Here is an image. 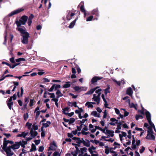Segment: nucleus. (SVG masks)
Listing matches in <instances>:
<instances>
[{
  "label": "nucleus",
  "instance_id": "nucleus-1",
  "mask_svg": "<svg viewBox=\"0 0 156 156\" xmlns=\"http://www.w3.org/2000/svg\"><path fill=\"white\" fill-rule=\"evenodd\" d=\"M16 30L20 31L23 34L22 35V38H21V42L24 44H27L28 43V38L29 37V34L21 28H17Z\"/></svg>",
  "mask_w": 156,
  "mask_h": 156
},
{
  "label": "nucleus",
  "instance_id": "nucleus-2",
  "mask_svg": "<svg viewBox=\"0 0 156 156\" xmlns=\"http://www.w3.org/2000/svg\"><path fill=\"white\" fill-rule=\"evenodd\" d=\"M28 17L27 16H22L19 21L17 20L16 22L17 27L21 26V25H24L26 23L28 19Z\"/></svg>",
  "mask_w": 156,
  "mask_h": 156
},
{
  "label": "nucleus",
  "instance_id": "nucleus-3",
  "mask_svg": "<svg viewBox=\"0 0 156 156\" xmlns=\"http://www.w3.org/2000/svg\"><path fill=\"white\" fill-rule=\"evenodd\" d=\"M38 129V126L36 125V123L35 122L33 125L32 128L30 131V134L31 137H34L37 135L38 133L36 130H37Z\"/></svg>",
  "mask_w": 156,
  "mask_h": 156
},
{
  "label": "nucleus",
  "instance_id": "nucleus-4",
  "mask_svg": "<svg viewBox=\"0 0 156 156\" xmlns=\"http://www.w3.org/2000/svg\"><path fill=\"white\" fill-rule=\"evenodd\" d=\"M14 100H15L16 99V94H14L12 96L10 97V98L9 99L8 101H7V103L8 108L10 109H12V106L13 105V102H12V99Z\"/></svg>",
  "mask_w": 156,
  "mask_h": 156
},
{
  "label": "nucleus",
  "instance_id": "nucleus-5",
  "mask_svg": "<svg viewBox=\"0 0 156 156\" xmlns=\"http://www.w3.org/2000/svg\"><path fill=\"white\" fill-rule=\"evenodd\" d=\"M23 10L24 9L22 8L19 9L12 12L8 14V16L10 17L12 16L13 15L17 14Z\"/></svg>",
  "mask_w": 156,
  "mask_h": 156
},
{
  "label": "nucleus",
  "instance_id": "nucleus-6",
  "mask_svg": "<svg viewBox=\"0 0 156 156\" xmlns=\"http://www.w3.org/2000/svg\"><path fill=\"white\" fill-rule=\"evenodd\" d=\"M3 140L4 141L2 149H5L6 147H7V146L8 144L9 143L11 144H12L13 143V142L12 141L7 140L6 138H4Z\"/></svg>",
  "mask_w": 156,
  "mask_h": 156
},
{
  "label": "nucleus",
  "instance_id": "nucleus-7",
  "mask_svg": "<svg viewBox=\"0 0 156 156\" xmlns=\"http://www.w3.org/2000/svg\"><path fill=\"white\" fill-rule=\"evenodd\" d=\"M93 99L94 101L97 102L98 105L99 104L100 100V96L96 95L95 94H94Z\"/></svg>",
  "mask_w": 156,
  "mask_h": 156
},
{
  "label": "nucleus",
  "instance_id": "nucleus-8",
  "mask_svg": "<svg viewBox=\"0 0 156 156\" xmlns=\"http://www.w3.org/2000/svg\"><path fill=\"white\" fill-rule=\"evenodd\" d=\"M102 78V77L98 76H94L92 78L91 80V83L92 84H94L98 80H101Z\"/></svg>",
  "mask_w": 156,
  "mask_h": 156
},
{
  "label": "nucleus",
  "instance_id": "nucleus-9",
  "mask_svg": "<svg viewBox=\"0 0 156 156\" xmlns=\"http://www.w3.org/2000/svg\"><path fill=\"white\" fill-rule=\"evenodd\" d=\"M20 146V143L19 142H16L15 144L12 145L11 147H12V149L14 151L15 149H18Z\"/></svg>",
  "mask_w": 156,
  "mask_h": 156
},
{
  "label": "nucleus",
  "instance_id": "nucleus-10",
  "mask_svg": "<svg viewBox=\"0 0 156 156\" xmlns=\"http://www.w3.org/2000/svg\"><path fill=\"white\" fill-rule=\"evenodd\" d=\"M114 132L112 130H110L108 129H107L105 133L106 134H108L109 135L108 136L113 137L114 135Z\"/></svg>",
  "mask_w": 156,
  "mask_h": 156
},
{
  "label": "nucleus",
  "instance_id": "nucleus-11",
  "mask_svg": "<svg viewBox=\"0 0 156 156\" xmlns=\"http://www.w3.org/2000/svg\"><path fill=\"white\" fill-rule=\"evenodd\" d=\"M56 147V143L55 142H53L52 144H51L49 147L48 151L52 150L54 151L55 150V147Z\"/></svg>",
  "mask_w": 156,
  "mask_h": 156
},
{
  "label": "nucleus",
  "instance_id": "nucleus-12",
  "mask_svg": "<svg viewBox=\"0 0 156 156\" xmlns=\"http://www.w3.org/2000/svg\"><path fill=\"white\" fill-rule=\"evenodd\" d=\"M75 15V14L74 13L69 11L67 16V20H70L72 19V17L73 16Z\"/></svg>",
  "mask_w": 156,
  "mask_h": 156
},
{
  "label": "nucleus",
  "instance_id": "nucleus-13",
  "mask_svg": "<svg viewBox=\"0 0 156 156\" xmlns=\"http://www.w3.org/2000/svg\"><path fill=\"white\" fill-rule=\"evenodd\" d=\"M133 92V91L132 88H127L126 91V94H127L132 97Z\"/></svg>",
  "mask_w": 156,
  "mask_h": 156
},
{
  "label": "nucleus",
  "instance_id": "nucleus-14",
  "mask_svg": "<svg viewBox=\"0 0 156 156\" xmlns=\"http://www.w3.org/2000/svg\"><path fill=\"white\" fill-rule=\"evenodd\" d=\"M67 104L69 106L71 107L74 106L75 107H78V108H79V107L77 105V103L76 102H69L67 103Z\"/></svg>",
  "mask_w": 156,
  "mask_h": 156
},
{
  "label": "nucleus",
  "instance_id": "nucleus-15",
  "mask_svg": "<svg viewBox=\"0 0 156 156\" xmlns=\"http://www.w3.org/2000/svg\"><path fill=\"white\" fill-rule=\"evenodd\" d=\"M145 115L147 120L148 121H150L151 120V114L148 111L145 112Z\"/></svg>",
  "mask_w": 156,
  "mask_h": 156
},
{
  "label": "nucleus",
  "instance_id": "nucleus-16",
  "mask_svg": "<svg viewBox=\"0 0 156 156\" xmlns=\"http://www.w3.org/2000/svg\"><path fill=\"white\" fill-rule=\"evenodd\" d=\"M28 134V132H22L21 134H19L17 135V136L18 137H23L24 138H25L26 136H27Z\"/></svg>",
  "mask_w": 156,
  "mask_h": 156
},
{
  "label": "nucleus",
  "instance_id": "nucleus-17",
  "mask_svg": "<svg viewBox=\"0 0 156 156\" xmlns=\"http://www.w3.org/2000/svg\"><path fill=\"white\" fill-rule=\"evenodd\" d=\"M128 101L129 102V105L130 108H133L136 110L137 109V105L136 104H135L133 103H130V101L129 99H128Z\"/></svg>",
  "mask_w": 156,
  "mask_h": 156
},
{
  "label": "nucleus",
  "instance_id": "nucleus-18",
  "mask_svg": "<svg viewBox=\"0 0 156 156\" xmlns=\"http://www.w3.org/2000/svg\"><path fill=\"white\" fill-rule=\"evenodd\" d=\"M80 155H82L84 153L87 151V149L86 147L81 148L80 149Z\"/></svg>",
  "mask_w": 156,
  "mask_h": 156
},
{
  "label": "nucleus",
  "instance_id": "nucleus-19",
  "mask_svg": "<svg viewBox=\"0 0 156 156\" xmlns=\"http://www.w3.org/2000/svg\"><path fill=\"white\" fill-rule=\"evenodd\" d=\"M147 134L146 136V138H149V134L153 133V131L152 128H149L147 131Z\"/></svg>",
  "mask_w": 156,
  "mask_h": 156
},
{
  "label": "nucleus",
  "instance_id": "nucleus-20",
  "mask_svg": "<svg viewBox=\"0 0 156 156\" xmlns=\"http://www.w3.org/2000/svg\"><path fill=\"white\" fill-rule=\"evenodd\" d=\"M91 115L95 117H97L98 118H100V114H98L97 112L96 111H93L91 113Z\"/></svg>",
  "mask_w": 156,
  "mask_h": 156
},
{
  "label": "nucleus",
  "instance_id": "nucleus-21",
  "mask_svg": "<svg viewBox=\"0 0 156 156\" xmlns=\"http://www.w3.org/2000/svg\"><path fill=\"white\" fill-rule=\"evenodd\" d=\"M20 144V145L23 148L25 147V145L27 144V141L22 140L21 142H19Z\"/></svg>",
  "mask_w": 156,
  "mask_h": 156
},
{
  "label": "nucleus",
  "instance_id": "nucleus-22",
  "mask_svg": "<svg viewBox=\"0 0 156 156\" xmlns=\"http://www.w3.org/2000/svg\"><path fill=\"white\" fill-rule=\"evenodd\" d=\"M56 94L57 95L56 98L58 99L59 97H61L63 96V94L61 93V91L58 90H57V91L56 92Z\"/></svg>",
  "mask_w": 156,
  "mask_h": 156
},
{
  "label": "nucleus",
  "instance_id": "nucleus-23",
  "mask_svg": "<svg viewBox=\"0 0 156 156\" xmlns=\"http://www.w3.org/2000/svg\"><path fill=\"white\" fill-rule=\"evenodd\" d=\"M2 149L4 150V151H5L6 153H7L9 152L12 151H11V149H12L11 146L7 147H6L5 149L3 148Z\"/></svg>",
  "mask_w": 156,
  "mask_h": 156
},
{
  "label": "nucleus",
  "instance_id": "nucleus-24",
  "mask_svg": "<svg viewBox=\"0 0 156 156\" xmlns=\"http://www.w3.org/2000/svg\"><path fill=\"white\" fill-rule=\"evenodd\" d=\"M105 153L107 154H108L110 152V151L111 150L110 148H109L108 146H105Z\"/></svg>",
  "mask_w": 156,
  "mask_h": 156
},
{
  "label": "nucleus",
  "instance_id": "nucleus-25",
  "mask_svg": "<svg viewBox=\"0 0 156 156\" xmlns=\"http://www.w3.org/2000/svg\"><path fill=\"white\" fill-rule=\"evenodd\" d=\"M82 140H83L82 143L84 145L86 146L87 147H88L90 146V143L89 141H85L83 138H82Z\"/></svg>",
  "mask_w": 156,
  "mask_h": 156
},
{
  "label": "nucleus",
  "instance_id": "nucleus-26",
  "mask_svg": "<svg viewBox=\"0 0 156 156\" xmlns=\"http://www.w3.org/2000/svg\"><path fill=\"white\" fill-rule=\"evenodd\" d=\"M44 95L45 94H48V95H50L51 98H54L55 97V94L54 93H49L48 92V91H45L44 92Z\"/></svg>",
  "mask_w": 156,
  "mask_h": 156
},
{
  "label": "nucleus",
  "instance_id": "nucleus-27",
  "mask_svg": "<svg viewBox=\"0 0 156 156\" xmlns=\"http://www.w3.org/2000/svg\"><path fill=\"white\" fill-rule=\"evenodd\" d=\"M80 9L81 11L84 13V16L85 17L86 15V13L83 5H82L81 6Z\"/></svg>",
  "mask_w": 156,
  "mask_h": 156
},
{
  "label": "nucleus",
  "instance_id": "nucleus-28",
  "mask_svg": "<svg viewBox=\"0 0 156 156\" xmlns=\"http://www.w3.org/2000/svg\"><path fill=\"white\" fill-rule=\"evenodd\" d=\"M69 109V107H66L63 109L62 111L63 113L66 115V113H68Z\"/></svg>",
  "mask_w": 156,
  "mask_h": 156
},
{
  "label": "nucleus",
  "instance_id": "nucleus-29",
  "mask_svg": "<svg viewBox=\"0 0 156 156\" xmlns=\"http://www.w3.org/2000/svg\"><path fill=\"white\" fill-rule=\"evenodd\" d=\"M97 88H92L90 90L88 91L87 92L86 94H85L86 95H89V94H91L92 93H93L94 91L96 90V89Z\"/></svg>",
  "mask_w": 156,
  "mask_h": 156
},
{
  "label": "nucleus",
  "instance_id": "nucleus-30",
  "mask_svg": "<svg viewBox=\"0 0 156 156\" xmlns=\"http://www.w3.org/2000/svg\"><path fill=\"white\" fill-rule=\"evenodd\" d=\"M51 100L55 102V104L56 107L58 108V99L57 98H52Z\"/></svg>",
  "mask_w": 156,
  "mask_h": 156
},
{
  "label": "nucleus",
  "instance_id": "nucleus-31",
  "mask_svg": "<svg viewBox=\"0 0 156 156\" xmlns=\"http://www.w3.org/2000/svg\"><path fill=\"white\" fill-rule=\"evenodd\" d=\"M77 19H75L69 25V28H73L74 26L75 22L77 20Z\"/></svg>",
  "mask_w": 156,
  "mask_h": 156
},
{
  "label": "nucleus",
  "instance_id": "nucleus-32",
  "mask_svg": "<svg viewBox=\"0 0 156 156\" xmlns=\"http://www.w3.org/2000/svg\"><path fill=\"white\" fill-rule=\"evenodd\" d=\"M32 124L29 123V122H27L26 124V126L27 127L28 129L30 130L31 129V126H32Z\"/></svg>",
  "mask_w": 156,
  "mask_h": 156
},
{
  "label": "nucleus",
  "instance_id": "nucleus-33",
  "mask_svg": "<svg viewBox=\"0 0 156 156\" xmlns=\"http://www.w3.org/2000/svg\"><path fill=\"white\" fill-rule=\"evenodd\" d=\"M51 124V122L50 121H47L46 123H43L42 125L44 127L46 128L48 127Z\"/></svg>",
  "mask_w": 156,
  "mask_h": 156
},
{
  "label": "nucleus",
  "instance_id": "nucleus-34",
  "mask_svg": "<svg viewBox=\"0 0 156 156\" xmlns=\"http://www.w3.org/2000/svg\"><path fill=\"white\" fill-rule=\"evenodd\" d=\"M92 13L93 14L95 15L96 16H98V11L97 9H94L92 11Z\"/></svg>",
  "mask_w": 156,
  "mask_h": 156
},
{
  "label": "nucleus",
  "instance_id": "nucleus-35",
  "mask_svg": "<svg viewBox=\"0 0 156 156\" xmlns=\"http://www.w3.org/2000/svg\"><path fill=\"white\" fill-rule=\"evenodd\" d=\"M86 106H87L88 108H92L93 107V106L92 105L91 102H87L85 104Z\"/></svg>",
  "mask_w": 156,
  "mask_h": 156
},
{
  "label": "nucleus",
  "instance_id": "nucleus-36",
  "mask_svg": "<svg viewBox=\"0 0 156 156\" xmlns=\"http://www.w3.org/2000/svg\"><path fill=\"white\" fill-rule=\"evenodd\" d=\"M36 150V148L35 145L32 144L31 145V148L30 150V151L32 152Z\"/></svg>",
  "mask_w": 156,
  "mask_h": 156
},
{
  "label": "nucleus",
  "instance_id": "nucleus-37",
  "mask_svg": "<svg viewBox=\"0 0 156 156\" xmlns=\"http://www.w3.org/2000/svg\"><path fill=\"white\" fill-rule=\"evenodd\" d=\"M71 82H66V84L64 85L63 88H68L70 86Z\"/></svg>",
  "mask_w": 156,
  "mask_h": 156
},
{
  "label": "nucleus",
  "instance_id": "nucleus-38",
  "mask_svg": "<svg viewBox=\"0 0 156 156\" xmlns=\"http://www.w3.org/2000/svg\"><path fill=\"white\" fill-rule=\"evenodd\" d=\"M148 122L150 125L151 126V128H153L154 130L156 132V130L154 125V124L151 121V120H150V121H148Z\"/></svg>",
  "mask_w": 156,
  "mask_h": 156
},
{
  "label": "nucleus",
  "instance_id": "nucleus-39",
  "mask_svg": "<svg viewBox=\"0 0 156 156\" xmlns=\"http://www.w3.org/2000/svg\"><path fill=\"white\" fill-rule=\"evenodd\" d=\"M95 127H96L97 129L102 131L103 133H105V129H103L101 128V127H100L99 126H95Z\"/></svg>",
  "mask_w": 156,
  "mask_h": 156
},
{
  "label": "nucleus",
  "instance_id": "nucleus-40",
  "mask_svg": "<svg viewBox=\"0 0 156 156\" xmlns=\"http://www.w3.org/2000/svg\"><path fill=\"white\" fill-rule=\"evenodd\" d=\"M149 138H146L147 139L149 140H154L155 136L153 135V133L149 134Z\"/></svg>",
  "mask_w": 156,
  "mask_h": 156
},
{
  "label": "nucleus",
  "instance_id": "nucleus-41",
  "mask_svg": "<svg viewBox=\"0 0 156 156\" xmlns=\"http://www.w3.org/2000/svg\"><path fill=\"white\" fill-rule=\"evenodd\" d=\"M121 110H123V111H124V117L127 116L129 115V112H128L126 111V110L125 109L122 108V109H121Z\"/></svg>",
  "mask_w": 156,
  "mask_h": 156
},
{
  "label": "nucleus",
  "instance_id": "nucleus-42",
  "mask_svg": "<svg viewBox=\"0 0 156 156\" xmlns=\"http://www.w3.org/2000/svg\"><path fill=\"white\" fill-rule=\"evenodd\" d=\"M29 117V115L28 113H25L23 115V118L24 120L25 121H26L27 120Z\"/></svg>",
  "mask_w": 156,
  "mask_h": 156
},
{
  "label": "nucleus",
  "instance_id": "nucleus-43",
  "mask_svg": "<svg viewBox=\"0 0 156 156\" xmlns=\"http://www.w3.org/2000/svg\"><path fill=\"white\" fill-rule=\"evenodd\" d=\"M101 88H99L98 90H97L95 92L98 94L97 95H99L100 96V95L101 94Z\"/></svg>",
  "mask_w": 156,
  "mask_h": 156
},
{
  "label": "nucleus",
  "instance_id": "nucleus-44",
  "mask_svg": "<svg viewBox=\"0 0 156 156\" xmlns=\"http://www.w3.org/2000/svg\"><path fill=\"white\" fill-rule=\"evenodd\" d=\"M112 80L114 83H116L118 85L120 86L121 85V83L120 81H117L116 80L113 79H112Z\"/></svg>",
  "mask_w": 156,
  "mask_h": 156
},
{
  "label": "nucleus",
  "instance_id": "nucleus-45",
  "mask_svg": "<svg viewBox=\"0 0 156 156\" xmlns=\"http://www.w3.org/2000/svg\"><path fill=\"white\" fill-rule=\"evenodd\" d=\"M136 120H138L140 118L142 119L143 118V116L141 115H136L135 117Z\"/></svg>",
  "mask_w": 156,
  "mask_h": 156
},
{
  "label": "nucleus",
  "instance_id": "nucleus-46",
  "mask_svg": "<svg viewBox=\"0 0 156 156\" xmlns=\"http://www.w3.org/2000/svg\"><path fill=\"white\" fill-rule=\"evenodd\" d=\"M83 140H82V139H81L79 138H78L76 141V142L79 144L82 143Z\"/></svg>",
  "mask_w": 156,
  "mask_h": 156
},
{
  "label": "nucleus",
  "instance_id": "nucleus-47",
  "mask_svg": "<svg viewBox=\"0 0 156 156\" xmlns=\"http://www.w3.org/2000/svg\"><path fill=\"white\" fill-rule=\"evenodd\" d=\"M75 121V119L74 118H71L69 119V124H71L73 123Z\"/></svg>",
  "mask_w": 156,
  "mask_h": 156
},
{
  "label": "nucleus",
  "instance_id": "nucleus-48",
  "mask_svg": "<svg viewBox=\"0 0 156 156\" xmlns=\"http://www.w3.org/2000/svg\"><path fill=\"white\" fill-rule=\"evenodd\" d=\"M51 88H61V86L60 85L53 84Z\"/></svg>",
  "mask_w": 156,
  "mask_h": 156
},
{
  "label": "nucleus",
  "instance_id": "nucleus-49",
  "mask_svg": "<svg viewBox=\"0 0 156 156\" xmlns=\"http://www.w3.org/2000/svg\"><path fill=\"white\" fill-rule=\"evenodd\" d=\"M83 125V124H81L79 126H77L76 127L77 128V130L78 131H80L81 130L82 126Z\"/></svg>",
  "mask_w": 156,
  "mask_h": 156
},
{
  "label": "nucleus",
  "instance_id": "nucleus-50",
  "mask_svg": "<svg viewBox=\"0 0 156 156\" xmlns=\"http://www.w3.org/2000/svg\"><path fill=\"white\" fill-rule=\"evenodd\" d=\"M93 18V16H90L87 19L86 21H90L91 20H92V19Z\"/></svg>",
  "mask_w": 156,
  "mask_h": 156
},
{
  "label": "nucleus",
  "instance_id": "nucleus-51",
  "mask_svg": "<svg viewBox=\"0 0 156 156\" xmlns=\"http://www.w3.org/2000/svg\"><path fill=\"white\" fill-rule=\"evenodd\" d=\"M44 150V147L43 146H41L39 147L38 151L39 152H42Z\"/></svg>",
  "mask_w": 156,
  "mask_h": 156
},
{
  "label": "nucleus",
  "instance_id": "nucleus-52",
  "mask_svg": "<svg viewBox=\"0 0 156 156\" xmlns=\"http://www.w3.org/2000/svg\"><path fill=\"white\" fill-rule=\"evenodd\" d=\"M114 109L117 115H119L120 114L119 110L116 108H115Z\"/></svg>",
  "mask_w": 156,
  "mask_h": 156
},
{
  "label": "nucleus",
  "instance_id": "nucleus-53",
  "mask_svg": "<svg viewBox=\"0 0 156 156\" xmlns=\"http://www.w3.org/2000/svg\"><path fill=\"white\" fill-rule=\"evenodd\" d=\"M107 115V111L106 110H105L104 112V115L103 116V118L105 119L106 118Z\"/></svg>",
  "mask_w": 156,
  "mask_h": 156
},
{
  "label": "nucleus",
  "instance_id": "nucleus-54",
  "mask_svg": "<svg viewBox=\"0 0 156 156\" xmlns=\"http://www.w3.org/2000/svg\"><path fill=\"white\" fill-rule=\"evenodd\" d=\"M6 154H7V156H12L14 154L12 151L9 152L7 153H6Z\"/></svg>",
  "mask_w": 156,
  "mask_h": 156
},
{
  "label": "nucleus",
  "instance_id": "nucleus-55",
  "mask_svg": "<svg viewBox=\"0 0 156 156\" xmlns=\"http://www.w3.org/2000/svg\"><path fill=\"white\" fill-rule=\"evenodd\" d=\"M2 64H5L6 65L8 66H9L10 68H12V66H11V65L9 64L4 62H2Z\"/></svg>",
  "mask_w": 156,
  "mask_h": 156
},
{
  "label": "nucleus",
  "instance_id": "nucleus-56",
  "mask_svg": "<svg viewBox=\"0 0 156 156\" xmlns=\"http://www.w3.org/2000/svg\"><path fill=\"white\" fill-rule=\"evenodd\" d=\"M25 103L26 104V105H27V104L29 102V98H26L24 99Z\"/></svg>",
  "mask_w": 156,
  "mask_h": 156
},
{
  "label": "nucleus",
  "instance_id": "nucleus-57",
  "mask_svg": "<svg viewBox=\"0 0 156 156\" xmlns=\"http://www.w3.org/2000/svg\"><path fill=\"white\" fill-rule=\"evenodd\" d=\"M53 156H60V154L57 151H55L53 154Z\"/></svg>",
  "mask_w": 156,
  "mask_h": 156
},
{
  "label": "nucleus",
  "instance_id": "nucleus-58",
  "mask_svg": "<svg viewBox=\"0 0 156 156\" xmlns=\"http://www.w3.org/2000/svg\"><path fill=\"white\" fill-rule=\"evenodd\" d=\"M145 147L143 146H142V147L140 149V153H143V152L145 150Z\"/></svg>",
  "mask_w": 156,
  "mask_h": 156
},
{
  "label": "nucleus",
  "instance_id": "nucleus-59",
  "mask_svg": "<svg viewBox=\"0 0 156 156\" xmlns=\"http://www.w3.org/2000/svg\"><path fill=\"white\" fill-rule=\"evenodd\" d=\"M104 140L106 141H109L112 143L114 141V139L111 138L108 139H105Z\"/></svg>",
  "mask_w": 156,
  "mask_h": 156
},
{
  "label": "nucleus",
  "instance_id": "nucleus-60",
  "mask_svg": "<svg viewBox=\"0 0 156 156\" xmlns=\"http://www.w3.org/2000/svg\"><path fill=\"white\" fill-rule=\"evenodd\" d=\"M66 114V115L68 116L69 117H71L73 115L74 113L73 112H72L70 113H69L68 112Z\"/></svg>",
  "mask_w": 156,
  "mask_h": 156
},
{
  "label": "nucleus",
  "instance_id": "nucleus-61",
  "mask_svg": "<svg viewBox=\"0 0 156 156\" xmlns=\"http://www.w3.org/2000/svg\"><path fill=\"white\" fill-rule=\"evenodd\" d=\"M116 145L120 146V144L116 142H115L113 144V146H114V148L115 149L117 147Z\"/></svg>",
  "mask_w": 156,
  "mask_h": 156
},
{
  "label": "nucleus",
  "instance_id": "nucleus-62",
  "mask_svg": "<svg viewBox=\"0 0 156 156\" xmlns=\"http://www.w3.org/2000/svg\"><path fill=\"white\" fill-rule=\"evenodd\" d=\"M34 103V100L33 99H30V106L31 107L33 105V104Z\"/></svg>",
  "mask_w": 156,
  "mask_h": 156
},
{
  "label": "nucleus",
  "instance_id": "nucleus-63",
  "mask_svg": "<svg viewBox=\"0 0 156 156\" xmlns=\"http://www.w3.org/2000/svg\"><path fill=\"white\" fill-rule=\"evenodd\" d=\"M41 142V140H35L34 141L36 145H38Z\"/></svg>",
  "mask_w": 156,
  "mask_h": 156
},
{
  "label": "nucleus",
  "instance_id": "nucleus-64",
  "mask_svg": "<svg viewBox=\"0 0 156 156\" xmlns=\"http://www.w3.org/2000/svg\"><path fill=\"white\" fill-rule=\"evenodd\" d=\"M87 120V119H84L80 121V122L81 123V124H83Z\"/></svg>",
  "mask_w": 156,
  "mask_h": 156
}]
</instances>
